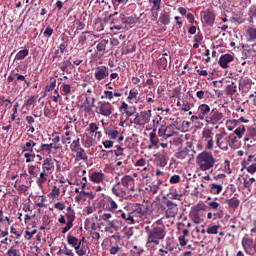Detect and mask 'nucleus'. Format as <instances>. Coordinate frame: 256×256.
Instances as JSON below:
<instances>
[{
	"label": "nucleus",
	"instance_id": "obj_1",
	"mask_svg": "<svg viewBox=\"0 0 256 256\" xmlns=\"http://www.w3.org/2000/svg\"><path fill=\"white\" fill-rule=\"evenodd\" d=\"M223 120V113L217 108H212L208 104H200L197 113L191 116V122L205 121L206 125H219Z\"/></svg>",
	"mask_w": 256,
	"mask_h": 256
},
{
	"label": "nucleus",
	"instance_id": "obj_2",
	"mask_svg": "<svg viewBox=\"0 0 256 256\" xmlns=\"http://www.w3.org/2000/svg\"><path fill=\"white\" fill-rule=\"evenodd\" d=\"M144 229L147 235L146 245H151V243H153L154 245H159L160 241H163V239H165V235H167L165 228L161 226L148 225L145 226Z\"/></svg>",
	"mask_w": 256,
	"mask_h": 256
},
{
	"label": "nucleus",
	"instance_id": "obj_3",
	"mask_svg": "<svg viewBox=\"0 0 256 256\" xmlns=\"http://www.w3.org/2000/svg\"><path fill=\"white\" fill-rule=\"evenodd\" d=\"M196 163L200 171H209V169H213V167H215V163H217V160L215 159L213 154L204 151L198 154L196 158Z\"/></svg>",
	"mask_w": 256,
	"mask_h": 256
},
{
	"label": "nucleus",
	"instance_id": "obj_4",
	"mask_svg": "<svg viewBox=\"0 0 256 256\" xmlns=\"http://www.w3.org/2000/svg\"><path fill=\"white\" fill-rule=\"evenodd\" d=\"M97 115H102V117H111L115 113V107L111 102L101 101L96 107Z\"/></svg>",
	"mask_w": 256,
	"mask_h": 256
},
{
	"label": "nucleus",
	"instance_id": "obj_5",
	"mask_svg": "<svg viewBox=\"0 0 256 256\" xmlns=\"http://www.w3.org/2000/svg\"><path fill=\"white\" fill-rule=\"evenodd\" d=\"M216 145L221 151H229V138L227 132H220L215 135Z\"/></svg>",
	"mask_w": 256,
	"mask_h": 256
},
{
	"label": "nucleus",
	"instance_id": "obj_6",
	"mask_svg": "<svg viewBox=\"0 0 256 256\" xmlns=\"http://www.w3.org/2000/svg\"><path fill=\"white\" fill-rule=\"evenodd\" d=\"M149 121H151V110H147V111H142L139 113H137L135 115V118L133 120L134 125H147V123H149Z\"/></svg>",
	"mask_w": 256,
	"mask_h": 256
},
{
	"label": "nucleus",
	"instance_id": "obj_7",
	"mask_svg": "<svg viewBox=\"0 0 256 256\" xmlns=\"http://www.w3.org/2000/svg\"><path fill=\"white\" fill-rule=\"evenodd\" d=\"M109 77V67L107 66H97L94 68V78L96 81H103Z\"/></svg>",
	"mask_w": 256,
	"mask_h": 256
},
{
	"label": "nucleus",
	"instance_id": "obj_8",
	"mask_svg": "<svg viewBox=\"0 0 256 256\" xmlns=\"http://www.w3.org/2000/svg\"><path fill=\"white\" fill-rule=\"evenodd\" d=\"M202 137L206 143V149H208V151H211V149H213V145H215V142L213 141V131H211L210 129H204L202 131Z\"/></svg>",
	"mask_w": 256,
	"mask_h": 256
},
{
	"label": "nucleus",
	"instance_id": "obj_9",
	"mask_svg": "<svg viewBox=\"0 0 256 256\" xmlns=\"http://www.w3.org/2000/svg\"><path fill=\"white\" fill-rule=\"evenodd\" d=\"M120 184L126 189V191H135V188L133 187L135 185V178L131 175H125L121 179Z\"/></svg>",
	"mask_w": 256,
	"mask_h": 256
},
{
	"label": "nucleus",
	"instance_id": "obj_10",
	"mask_svg": "<svg viewBox=\"0 0 256 256\" xmlns=\"http://www.w3.org/2000/svg\"><path fill=\"white\" fill-rule=\"evenodd\" d=\"M165 205L167 207V210H166L167 217H175L178 211L177 203L171 200H166Z\"/></svg>",
	"mask_w": 256,
	"mask_h": 256
},
{
	"label": "nucleus",
	"instance_id": "obj_11",
	"mask_svg": "<svg viewBox=\"0 0 256 256\" xmlns=\"http://www.w3.org/2000/svg\"><path fill=\"white\" fill-rule=\"evenodd\" d=\"M119 111H123L126 117H133L137 113V108L135 106H129L127 103L122 102L119 107Z\"/></svg>",
	"mask_w": 256,
	"mask_h": 256
},
{
	"label": "nucleus",
	"instance_id": "obj_12",
	"mask_svg": "<svg viewBox=\"0 0 256 256\" xmlns=\"http://www.w3.org/2000/svg\"><path fill=\"white\" fill-rule=\"evenodd\" d=\"M66 226L62 228L61 233H67L73 227V221H75V211H70L66 213Z\"/></svg>",
	"mask_w": 256,
	"mask_h": 256
},
{
	"label": "nucleus",
	"instance_id": "obj_13",
	"mask_svg": "<svg viewBox=\"0 0 256 256\" xmlns=\"http://www.w3.org/2000/svg\"><path fill=\"white\" fill-rule=\"evenodd\" d=\"M119 19L122 23V25H126V27H133L135 23H137V18L133 16H125V14H119Z\"/></svg>",
	"mask_w": 256,
	"mask_h": 256
},
{
	"label": "nucleus",
	"instance_id": "obj_14",
	"mask_svg": "<svg viewBox=\"0 0 256 256\" xmlns=\"http://www.w3.org/2000/svg\"><path fill=\"white\" fill-rule=\"evenodd\" d=\"M152 3L151 17L157 19L159 17V9H161V0H149Z\"/></svg>",
	"mask_w": 256,
	"mask_h": 256
},
{
	"label": "nucleus",
	"instance_id": "obj_15",
	"mask_svg": "<svg viewBox=\"0 0 256 256\" xmlns=\"http://www.w3.org/2000/svg\"><path fill=\"white\" fill-rule=\"evenodd\" d=\"M201 17L207 25L215 23V14L209 10L201 12Z\"/></svg>",
	"mask_w": 256,
	"mask_h": 256
},
{
	"label": "nucleus",
	"instance_id": "obj_16",
	"mask_svg": "<svg viewBox=\"0 0 256 256\" xmlns=\"http://www.w3.org/2000/svg\"><path fill=\"white\" fill-rule=\"evenodd\" d=\"M233 61V55L231 54H224L219 59V65L222 67V69H227L229 67V63Z\"/></svg>",
	"mask_w": 256,
	"mask_h": 256
},
{
	"label": "nucleus",
	"instance_id": "obj_17",
	"mask_svg": "<svg viewBox=\"0 0 256 256\" xmlns=\"http://www.w3.org/2000/svg\"><path fill=\"white\" fill-rule=\"evenodd\" d=\"M191 152L188 148H179L178 152L175 154L177 159H191Z\"/></svg>",
	"mask_w": 256,
	"mask_h": 256
},
{
	"label": "nucleus",
	"instance_id": "obj_18",
	"mask_svg": "<svg viewBox=\"0 0 256 256\" xmlns=\"http://www.w3.org/2000/svg\"><path fill=\"white\" fill-rule=\"evenodd\" d=\"M251 89V79L247 77H241L239 79V90L240 91H249Z\"/></svg>",
	"mask_w": 256,
	"mask_h": 256
},
{
	"label": "nucleus",
	"instance_id": "obj_19",
	"mask_svg": "<svg viewBox=\"0 0 256 256\" xmlns=\"http://www.w3.org/2000/svg\"><path fill=\"white\" fill-rule=\"evenodd\" d=\"M112 193L116 195V197H123V195H126L127 190L124 187H121V182H117L112 187Z\"/></svg>",
	"mask_w": 256,
	"mask_h": 256
},
{
	"label": "nucleus",
	"instance_id": "obj_20",
	"mask_svg": "<svg viewBox=\"0 0 256 256\" xmlns=\"http://www.w3.org/2000/svg\"><path fill=\"white\" fill-rule=\"evenodd\" d=\"M10 103L11 100L0 97V119H3L5 113H7V107H9Z\"/></svg>",
	"mask_w": 256,
	"mask_h": 256
},
{
	"label": "nucleus",
	"instance_id": "obj_21",
	"mask_svg": "<svg viewBox=\"0 0 256 256\" xmlns=\"http://www.w3.org/2000/svg\"><path fill=\"white\" fill-rule=\"evenodd\" d=\"M117 217H121L124 219V221H127V223H130V225H133L135 223V219L133 216L129 213L123 212V210H118Z\"/></svg>",
	"mask_w": 256,
	"mask_h": 256
},
{
	"label": "nucleus",
	"instance_id": "obj_22",
	"mask_svg": "<svg viewBox=\"0 0 256 256\" xmlns=\"http://www.w3.org/2000/svg\"><path fill=\"white\" fill-rule=\"evenodd\" d=\"M37 146V143L33 140H29L22 146V153H33V149Z\"/></svg>",
	"mask_w": 256,
	"mask_h": 256
},
{
	"label": "nucleus",
	"instance_id": "obj_23",
	"mask_svg": "<svg viewBox=\"0 0 256 256\" xmlns=\"http://www.w3.org/2000/svg\"><path fill=\"white\" fill-rule=\"evenodd\" d=\"M171 61V56L168 53H164L162 57L158 60V65L162 69H167V65Z\"/></svg>",
	"mask_w": 256,
	"mask_h": 256
},
{
	"label": "nucleus",
	"instance_id": "obj_24",
	"mask_svg": "<svg viewBox=\"0 0 256 256\" xmlns=\"http://www.w3.org/2000/svg\"><path fill=\"white\" fill-rule=\"evenodd\" d=\"M104 179H105V174H103V172H94L90 176V180L93 183H101L104 181Z\"/></svg>",
	"mask_w": 256,
	"mask_h": 256
},
{
	"label": "nucleus",
	"instance_id": "obj_25",
	"mask_svg": "<svg viewBox=\"0 0 256 256\" xmlns=\"http://www.w3.org/2000/svg\"><path fill=\"white\" fill-rule=\"evenodd\" d=\"M76 154V161H84L87 163L89 161V156H87V152H85V149H80L75 152Z\"/></svg>",
	"mask_w": 256,
	"mask_h": 256
},
{
	"label": "nucleus",
	"instance_id": "obj_26",
	"mask_svg": "<svg viewBox=\"0 0 256 256\" xmlns=\"http://www.w3.org/2000/svg\"><path fill=\"white\" fill-rule=\"evenodd\" d=\"M108 211L116 213V215L119 213V205L112 198L108 199Z\"/></svg>",
	"mask_w": 256,
	"mask_h": 256
},
{
	"label": "nucleus",
	"instance_id": "obj_27",
	"mask_svg": "<svg viewBox=\"0 0 256 256\" xmlns=\"http://www.w3.org/2000/svg\"><path fill=\"white\" fill-rule=\"evenodd\" d=\"M166 129V139H169V137H173L177 134V126L175 124H170L168 126H165Z\"/></svg>",
	"mask_w": 256,
	"mask_h": 256
},
{
	"label": "nucleus",
	"instance_id": "obj_28",
	"mask_svg": "<svg viewBox=\"0 0 256 256\" xmlns=\"http://www.w3.org/2000/svg\"><path fill=\"white\" fill-rule=\"evenodd\" d=\"M221 191H223V185L215 183L211 184L210 193H212L213 195H219Z\"/></svg>",
	"mask_w": 256,
	"mask_h": 256
},
{
	"label": "nucleus",
	"instance_id": "obj_29",
	"mask_svg": "<svg viewBox=\"0 0 256 256\" xmlns=\"http://www.w3.org/2000/svg\"><path fill=\"white\" fill-rule=\"evenodd\" d=\"M253 238L244 237L242 239V247L243 249H251L253 247Z\"/></svg>",
	"mask_w": 256,
	"mask_h": 256
},
{
	"label": "nucleus",
	"instance_id": "obj_30",
	"mask_svg": "<svg viewBox=\"0 0 256 256\" xmlns=\"http://www.w3.org/2000/svg\"><path fill=\"white\" fill-rule=\"evenodd\" d=\"M70 149L72 153H75L76 151H79L82 149L81 147V140L77 138L76 140H73L72 144L70 145Z\"/></svg>",
	"mask_w": 256,
	"mask_h": 256
},
{
	"label": "nucleus",
	"instance_id": "obj_31",
	"mask_svg": "<svg viewBox=\"0 0 256 256\" xmlns=\"http://www.w3.org/2000/svg\"><path fill=\"white\" fill-rule=\"evenodd\" d=\"M107 43H109L108 40H102L96 46L97 51L102 53V55L105 53V49H107Z\"/></svg>",
	"mask_w": 256,
	"mask_h": 256
},
{
	"label": "nucleus",
	"instance_id": "obj_32",
	"mask_svg": "<svg viewBox=\"0 0 256 256\" xmlns=\"http://www.w3.org/2000/svg\"><path fill=\"white\" fill-rule=\"evenodd\" d=\"M227 205H229V207H231V209H237V207H239V199L233 197L230 198L228 200H226Z\"/></svg>",
	"mask_w": 256,
	"mask_h": 256
},
{
	"label": "nucleus",
	"instance_id": "obj_33",
	"mask_svg": "<svg viewBox=\"0 0 256 256\" xmlns=\"http://www.w3.org/2000/svg\"><path fill=\"white\" fill-rule=\"evenodd\" d=\"M27 55H29V49L20 50L16 54L15 59H16V61H23V59H25V57H27Z\"/></svg>",
	"mask_w": 256,
	"mask_h": 256
},
{
	"label": "nucleus",
	"instance_id": "obj_34",
	"mask_svg": "<svg viewBox=\"0 0 256 256\" xmlns=\"http://www.w3.org/2000/svg\"><path fill=\"white\" fill-rule=\"evenodd\" d=\"M43 171L49 175L51 171H53V165L51 164V161L49 159H46L42 166Z\"/></svg>",
	"mask_w": 256,
	"mask_h": 256
},
{
	"label": "nucleus",
	"instance_id": "obj_35",
	"mask_svg": "<svg viewBox=\"0 0 256 256\" xmlns=\"http://www.w3.org/2000/svg\"><path fill=\"white\" fill-rule=\"evenodd\" d=\"M47 177H49V174L45 171H42L40 173V176L37 180V184L40 186V187H43V184L45 183V181H47Z\"/></svg>",
	"mask_w": 256,
	"mask_h": 256
},
{
	"label": "nucleus",
	"instance_id": "obj_36",
	"mask_svg": "<svg viewBox=\"0 0 256 256\" xmlns=\"http://www.w3.org/2000/svg\"><path fill=\"white\" fill-rule=\"evenodd\" d=\"M117 23H121V19H119V14L116 18H113L112 20V27L111 29H116V31H121V29H123V26H121V24H117Z\"/></svg>",
	"mask_w": 256,
	"mask_h": 256
},
{
	"label": "nucleus",
	"instance_id": "obj_37",
	"mask_svg": "<svg viewBox=\"0 0 256 256\" xmlns=\"http://www.w3.org/2000/svg\"><path fill=\"white\" fill-rule=\"evenodd\" d=\"M246 34L248 36L249 41H255L256 39V29L253 27H249L246 30Z\"/></svg>",
	"mask_w": 256,
	"mask_h": 256
},
{
	"label": "nucleus",
	"instance_id": "obj_38",
	"mask_svg": "<svg viewBox=\"0 0 256 256\" xmlns=\"http://www.w3.org/2000/svg\"><path fill=\"white\" fill-rule=\"evenodd\" d=\"M170 19H171V16L167 12H163L160 15V22L162 23V25H169Z\"/></svg>",
	"mask_w": 256,
	"mask_h": 256
},
{
	"label": "nucleus",
	"instance_id": "obj_39",
	"mask_svg": "<svg viewBox=\"0 0 256 256\" xmlns=\"http://www.w3.org/2000/svg\"><path fill=\"white\" fill-rule=\"evenodd\" d=\"M138 95H139V92L135 89H132V90H130L127 99H128V101H133V99H135V103H139V99H137Z\"/></svg>",
	"mask_w": 256,
	"mask_h": 256
},
{
	"label": "nucleus",
	"instance_id": "obj_40",
	"mask_svg": "<svg viewBox=\"0 0 256 256\" xmlns=\"http://www.w3.org/2000/svg\"><path fill=\"white\" fill-rule=\"evenodd\" d=\"M60 91L62 95L67 96L71 94V85L63 83L61 85Z\"/></svg>",
	"mask_w": 256,
	"mask_h": 256
},
{
	"label": "nucleus",
	"instance_id": "obj_41",
	"mask_svg": "<svg viewBox=\"0 0 256 256\" xmlns=\"http://www.w3.org/2000/svg\"><path fill=\"white\" fill-rule=\"evenodd\" d=\"M226 93L227 95H235V93H237V86L235 85V83L232 82L226 87Z\"/></svg>",
	"mask_w": 256,
	"mask_h": 256
},
{
	"label": "nucleus",
	"instance_id": "obj_42",
	"mask_svg": "<svg viewBox=\"0 0 256 256\" xmlns=\"http://www.w3.org/2000/svg\"><path fill=\"white\" fill-rule=\"evenodd\" d=\"M36 153H48V155H51V150L49 148V144H41L40 149H35Z\"/></svg>",
	"mask_w": 256,
	"mask_h": 256
},
{
	"label": "nucleus",
	"instance_id": "obj_43",
	"mask_svg": "<svg viewBox=\"0 0 256 256\" xmlns=\"http://www.w3.org/2000/svg\"><path fill=\"white\" fill-rule=\"evenodd\" d=\"M68 245H72V247H75V245H79V239L73 235L67 236Z\"/></svg>",
	"mask_w": 256,
	"mask_h": 256
},
{
	"label": "nucleus",
	"instance_id": "obj_44",
	"mask_svg": "<svg viewBox=\"0 0 256 256\" xmlns=\"http://www.w3.org/2000/svg\"><path fill=\"white\" fill-rule=\"evenodd\" d=\"M192 221L196 225H199V224L203 223V219H201V215H199V212H193L192 213Z\"/></svg>",
	"mask_w": 256,
	"mask_h": 256
},
{
	"label": "nucleus",
	"instance_id": "obj_45",
	"mask_svg": "<svg viewBox=\"0 0 256 256\" xmlns=\"http://www.w3.org/2000/svg\"><path fill=\"white\" fill-rule=\"evenodd\" d=\"M206 233H208V235H217L219 233V226L214 225V226L208 227L206 229Z\"/></svg>",
	"mask_w": 256,
	"mask_h": 256
},
{
	"label": "nucleus",
	"instance_id": "obj_46",
	"mask_svg": "<svg viewBox=\"0 0 256 256\" xmlns=\"http://www.w3.org/2000/svg\"><path fill=\"white\" fill-rule=\"evenodd\" d=\"M245 131V126H240L234 131V134L236 135V137H238V139H241L243 135H245Z\"/></svg>",
	"mask_w": 256,
	"mask_h": 256
},
{
	"label": "nucleus",
	"instance_id": "obj_47",
	"mask_svg": "<svg viewBox=\"0 0 256 256\" xmlns=\"http://www.w3.org/2000/svg\"><path fill=\"white\" fill-rule=\"evenodd\" d=\"M86 131L90 134H93L99 131V126L97 125V123H90Z\"/></svg>",
	"mask_w": 256,
	"mask_h": 256
},
{
	"label": "nucleus",
	"instance_id": "obj_48",
	"mask_svg": "<svg viewBox=\"0 0 256 256\" xmlns=\"http://www.w3.org/2000/svg\"><path fill=\"white\" fill-rule=\"evenodd\" d=\"M24 157L26 158V163H33L35 161V154L33 152H25Z\"/></svg>",
	"mask_w": 256,
	"mask_h": 256
},
{
	"label": "nucleus",
	"instance_id": "obj_49",
	"mask_svg": "<svg viewBox=\"0 0 256 256\" xmlns=\"http://www.w3.org/2000/svg\"><path fill=\"white\" fill-rule=\"evenodd\" d=\"M158 163L160 167L167 165V157L164 154L158 155Z\"/></svg>",
	"mask_w": 256,
	"mask_h": 256
},
{
	"label": "nucleus",
	"instance_id": "obj_50",
	"mask_svg": "<svg viewBox=\"0 0 256 256\" xmlns=\"http://www.w3.org/2000/svg\"><path fill=\"white\" fill-rule=\"evenodd\" d=\"M81 109H83V111H85L86 113H88V115H93V108L91 107V105L89 104H82L81 105Z\"/></svg>",
	"mask_w": 256,
	"mask_h": 256
},
{
	"label": "nucleus",
	"instance_id": "obj_51",
	"mask_svg": "<svg viewBox=\"0 0 256 256\" xmlns=\"http://www.w3.org/2000/svg\"><path fill=\"white\" fill-rule=\"evenodd\" d=\"M71 65H73V63H71V61H69V60H64V61L61 63V65H60V69H61L63 72H65V71H67V68H68V67H71Z\"/></svg>",
	"mask_w": 256,
	"mask_h": 256
},
{
	"label": "nucleus",
	"instance_id": "obj_52",
	"mask_svg": "<svg viewBox=\"0 0 256 256\" xmlns=\"http://www.w3.org/2000/svg\"><path fill=\"white\" fill-rule=\"evenodd\" d=\"M106 135H108V137L110 139H116L117 137H119V131L117 130H109L106 132Z\"/></svg>",
	"mask_w": 256,
	"mask_h": 256
},
{
	"label": "nucleus",
	"instance_id": "obj_53",
	"mask_svg": "<svg viewBox=\"0 0 256 256\" xmlns=\"http://www.w3.org/2000/svg\"><path fill=\"white\" fill-rule=\"evenodd\" d=\"M39 199L40 197L37 198L35 205L36 207H40V209H43V207H45V201H47V199H45L43 196L40 200Z\"/></svg>",
	"mask_w": 256,
	"mask_h": 256
},
{
	"label": "nucleus",
	"instance_id": "obj_54",
	"mask_svg": "<svg viewBox=\"0 0 256 256\" xmlns=\"http://www.w3.org/2000/svg\"><path fill=\"white\" fill-rule=\"evenodd\" d=\"M6 255L7 256H21V254L19 253V250L14 249L13 247L8 249Z\"/></svg>",
	"mask_w": 256,
	"mask_h": 256
},
{
	"label": "nucleus",
	"instance_id": "obj_55",
	"mask_svg": "<svg viewBox=\"0 0 256 256\" xmlns=\"http://www.w3.org/2000/svg\"><path fill=\"white\" fill-rule=\"evenodd\" d=\"M228 143H229V147H231V149H233L235 147V144L237 143V136H228Z\"/></svg>",
	"mask_w": 256,
	"mask_h": 256
},
{
	"label": "nucleus",
	"instance_id": "obj_56",
	"mask_svg": "<svg viewBox=\"0 0 256 256\" xmlns=\"http://www.w3.org/2000/svg\"><path fill=\"white\" fill-rule=\"evenodd\" d=\"M168 199H172L175 201H181V194H177L176 192H170L168 194Z\"/></svg>",
	"mask_w": 256,
	"mask_h": 256
},
{
	"label": "nucleus",
	"instance_id": "obj_57",
	"mask_svg": "<svg viewBox=\"0 0 256 256\" xmlns=\"http://www.w3.org/2000/svg\"><path fill=\"white\" fill-rule=\"evenodd\" d=\"M60 193H61V190H59V188H57V186H54L51 191L52 199H57V197H59Z\"/></svg>",
	"mask_w": 256,
	"mask_h": 256
},
{
	"label": "nucleus",
	"instance_id": "obj_58",
	"mask_svg": "<svg viewBox=\"0 0 256 256\" xmlns=\"http://www.w3.org/2000/svg\"><path fill=\"white\" fill-rule=\"evenodd\" d=\"M57 85V80L54 79L50 82V84H48L46 87H45V91L49 92V91H53V89H55Z\"/></svg>",
	"mask_w": 256,
	"mask_h": 256
},
{
	"label": "nucleus",
	"instance_id": "obj_59",
	"mask_svg": "<svg viewBox=\"0 0 256 256\" xmlns=\"http://www.w3.org/2000/svg\"><path fill=\"white\" fill-rule=\"evenodd\" d=\"M14 77H16L17 81H23V83H25L27 85V87H29V82L27 81V79L25 78L24 75H21L19 73H15Z\"/></svg>",
	"mask_w": 256,
	"mask_h": 256
},
{
	"label": "nucleus",
	"instance_id": "obj_60",
	"mask_svg": "<svg viewBox=\"0 0 256 256\" xmlns=\"http://www.w3.org/2000/svg\"><path fill=\"white\" fill-rule=\"evenodd\" d=\"M124 149L121 146H116V150H114V154L116 157H125V153H123Z\"/></svg>",
	"mask_w": 256,
	"mask_h": 256
},
{
	"label": "nucleus",
	"instance_id": "obj_61",
	"mask_svg": "<svg viewBox=\"0 0 256 256\" xmlns=\"http://www.w3.org/2000/svg\"><path fill=\"white\" fill-rule=\"evenodd\" d=\"M158 135H159V137H162L163 139H167V132H166L165 126H161L158 129Z\"/></svg>",
	"mask_w": 256,
	"mask_h": 256
},
{
	"label": "nucleus",
	"instance_id": "obj_62",
	"mask_svg": "<svg viewBox=\"0 0 256 256\" xmlns=\"http://www.w3.org/2000/svg\"><path fill=\"white\" fill-rule=\"evenodd\" d=\"M35 233H37V230H32V231H29V230H26L25 231V239H27L28 241H31V239H33V235H35Z\"/></svg>",
	"mask_w": 256,
	"mask_h": 256
},
{
	"label": "nucleus",
	"instance_id": "obj_63",
	"mask_svg": "<svg viewBox=\"0 0 256 256\" xmlns=\"http://www.w3.org/2000/svg\"><path fill=\"white\" fill-rule=\"evenodd\" d=\"M253 183H255V178H249L248 180L244 178V187L246 189H249Z\"/></svg>",
	"mask_w": 256,
	"mask_h": 256
},
{
	"label": "nucleus",
	"instance_id": "obj_64",
	"mask_svg": "<svg viewBox=\"0 0 256 256\" xmlns=\"http://www.w3.org/2000/svg\"><path fill=\"white\" fill-rule=\"evenodd\" d=\"M155 129L153 130V132H151L150 134H149V137H150V141H151V143H152V145H157V140L155 139L156 137H157V135L155 134Z\"/></svg>",
	"mask_w": 256,
	"mask_h": 256
}]
</instances>
